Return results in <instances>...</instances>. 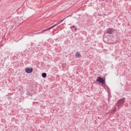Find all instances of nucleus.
Returning <instances> with one entry per match:
<instances>
[{"label": "nucleus", "instance_id": "nucleus-1", "mask_svg": "<svg viewBox=\"0 0 131 131\" xmlns=\"http://www.w3.org/2000/svg\"><path fill=\"white\" fill-rule=\"evenodd\" d=\"M96 81L98 82H99V83H102V84H105V79L104 78L101 77V76H99L97 77L96 79Z\"/></svg>", "mask_w": 131, "mask_h": 131}, {"label": "nucleus", "instance_id": "nucleus-2", "mask_svg": "<svg viewBox=\"0 0 131 131\" xmlns=\"http://www.w3.org/2000/svg\"><path fill=\"white\" fill-rule=\"evenodd\" d=\"M124 102H125V99H121L118 101V106H122L123 104H124Z\"/></svg>", "mask_w": 131, "mask_h": 131}, {"label": "nucleus", "instance_id": "nucleus-3", "mask_svg": "<svg viewBox=\"0 0 131 131\" xmlns=\"http://www.w3.org/2000/svg\"><path fill=\"white\" fill-rule=\"evenodd\" d=\"M60 23H58L57 24H56L55 25H54V26H51L49 28L43 30L42 32H46V31H48V30H51V29H53V28H54V27H56V26H57V25H59V24H60Z\"/></svg>", "mask_w": 131, "mask_h": 131}, {"label": "nucleus", "instance_id": "nucleus-4", "mask_svg": "<svg viewBox=\"0 0 131 131\" xmlns=\"http://www.w3.org/2000/svg\"><path fill=\"white\" fill-rule=\"evenodd\" d=\"M60 23H58L57 24H56L55 25H54V26H51L49 28L43 30L42 32H46V31H48V30H51V29H53V28H54V27H56V26H57V25H59V24H60Z\"/></svg>", "mask_w": 131, "mask_h": 131}, {"label": "nucleus", "instance_id": "nucleus-5", "mask_svg": "<svg viewBox=\"0 0 131 131\" xmlns=\"http://www.w3.org/2000/svg\"><path fill=\"white\" fill-rule=\"evenodd\" d=\"M25 71L26 73H32V71H33V69L32 68H27L25 69Z\"/></svg>", "mask_w": 131, "mask_h": 131}, {"label": "nucleus", "instance_id": "nucleus-6", "mask_svg": "<svg viewBox=\"0 0 131 131\" xmlns=\"http://www.w3.org/2000/svg\"><path fill=\"white\" fill-rule=\"evenodd\" d=\"M114 31H115V29H113V28H110L107 30V33L108 34H112Z\"/></svg>", "mask_w": 131, "mask_h": 131}, {"label": "nucleus", "instance_id": "nucleus-7", "mask_svg": "<svg viewBox=\"0 0 131 131\" xmlns=\"http://www.w3.org/2000/svg\"><path fill=\"white\" fill-rule=\"evenodd\" d=\"M81 56V55H80V53L77 52L75 54V57L76 58H79Z\"/></svg>", "mask_w": 131, "mask_h": 131}, {"label": "nucleus", "instance_id": "nucleus-8", "mask_svg": "<svg viewBox=\"0 0 131 131\" xmlns=\"http://www.w3.org/2000/svg\"><path fill=\"white\" fill-rule=\"evenodd\" d=\"M42 77H43V78H46L47 77V73H42Z\"/></svg>", "mask_w": 131, "mask_h": 131}, {"label": "nucleus", "instance_id": "nucleus-9", "mask_svg": "<svg viewBox=\"0 0 131 131\" xmlns=\"http://www.w3.org/2000/svg\"><path fill=\"white\" fill-rule=\"evenodd\" d=\"M107 93L108 94V97H109V98H110V93H111L110 89H107Z\"/></svg>", "mask_w": 131, "mask_h": 131}, {"label": "nucleus", "instance_id": "nucleus-10", "mask_svg": "<svg viewBox=\"0 0 131 131\" xmlns=\"http://www.w3.org/2000/svg\"><path fill=\"white\" fill-rule=\"evenodd\" d=\"M14 20H15V21H14L15 23H17L18 22L17 21L18 20V17H15Z\"/></svg>", "mask_w": 131, "mask_h": 131}, {"label": "nucleus", "instance_id": "nucleus-11", "mask_svg": "<svg viewBox=\"0 0 131 131\" xmlns=\"http://www.w3.org/2000/svg\"><path fill=\"white\" fill-rule=\"evenodd\" d=\"M43 32H42V31L41 32H38V33H36L35 34H40L41 33H43Z\"/></svg>", "mask_w": 131, "mask_h": 131}, {"label": "nucleus", "instance_id": "nucleus-12", "mask_svg": "<svg viewBox=\"0 0 131 131\" xmlns=\"http://www.w3.org/2000/svg\"><path fill=\"white\" fill-rule=\"evenodd\" d=\"M65 20V18H64L63 19H62L60 21V22H59L58 23H62V21H63Z\"/></svg>", "mask_w": 131, "mask_h": 131}, {"label": "nucleus", "instance_id": "nucleus-13", "mask_svg": "<svg viewBox=\"0 0 131 131\" xmlns=\"http://www.w3.org/2000/svg\"><path fill=\"white\" fill-rule=\"evenodd\" d=\"M74 27H75V26H73V27H71L70 28H71V29L72 28H74Z\"/></svg>", "mask_w": 131, "mask_h": 131}, {"label": "nucleus", "instance_id": "nucleus-14", "mask_svg": "<svg viewBox=\"0 0 131 131\" xmlns=\"http://www.w3.org/2000/svg\"><path fill=\"white\" fill-rule=\"evenodd\" d=\"M68 17H69V16H68L66 18H68Z\"/></svg>", "mask_w": 131, "mask_h": 131}, {"label": "nucleus", "instance_id": "nucleus-15", "mask_svg": "<svg viewBox=\"0 0 131 131\" xmlns=\"http://www.w3.org/2000/svg\"><path fill=\"white\" fill-rule=\"evenodd\" d=\"M108 101H110V99H108Z\"/></svg>", "mask_w": 131, "mask_h": 131}, {"label": "nucleus", "instance_id": "nucleus-16", "mask_svg": "<svg viewBox=\"0 0 131 131\" xmlns=\"http://www.w3.org/2000/svg\"><path fill=\"white\" fill-rule=\"evenodd\" d=\"M75 30H77V29H75Z\"/></svg>", "mask_w": 131, "mask_h": 131}]
</instances>
